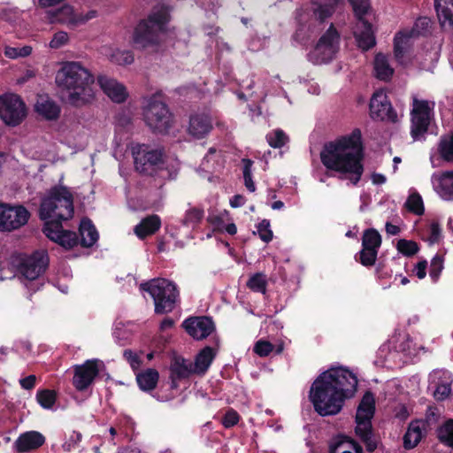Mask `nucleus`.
<instances>
[{
	"mask_svg": "<svg viewBox=\"0 0 453 453\" xmlns=\"http://www.w3.org/2000/svg\"><path fill=\"white\" fill-rule=\"evenodd\" d=\"M357 386V377L348 369L332 368L313 382L310 399L320 416L339 413L345 399L354 395Z\"/></svg>",
	"mask_w": 453,
	"mask_h": 453,
	"instance_id": "obj_1",
	"label": "nucleus"
},
{
	"mask_svg": "<svg viewBox=\"0 0 453 453\" xmlns=\"http://www.w3.org/2000/svg\"><path fill=\"white\" fill-rule=\"evenodd\" d=\"M361 132L355 129L349 135L342 136L324 145L320 159L326 169L340 173V179L349 180L357 185L364 172L362 165Z\"/></svg>",
	"mask_w": 453,
	"mask_h": 453,
	"instance_id": "obj_2",
	"label": "nucleus"
},
{
	"mask_svg": "<svg viewBox=\"0 0 453 453\" xmlns=\"http://www.w3.org/2000/svg\"><path fill=\"white\" fill-rule=\"evenodd\" d=\"M95 77L81 62H65L56 75L58 87L65 90L67 101L75 107L91 104L95 99Z\"/></svg>",
	"mask_w": 453,
	"mask_h": 453,
	"instance_id": "obj_3",
	"label": "nucleus"
},
{
	"mask_svg": "<svg viewBox=\"0 0 453 453\" xmlns=\"http://www.w3.org/2000/svg\"><path fill=\"white\" fill-rule=\"evenodd\" d=\"M170 20L169 9L164 4L155 6L148 18L135 27L132 43L139 50L154 49L160 43V35Z\"/></svg>",
	"mask_w": 453,
	"mask_h": 453,
	"instance_id": "obj_4",
	"label": "nucleus"
},
{
	"mask_svg": "<svg viewBox=\"0 0 453 453\" xmlns=\"http://www.w3.org/2000/svg\"><path fill=\"white\" fill-rule=\"evenodd\" d=\"M73 215V197L69 189L64 186L52 188L42 199L40 217L53 222L67 220Z\"/></svg>",
	"mask_w": 453,
	"mask_h": 453,
	"instance_id": "obj_5",
	"label": "nucleus"
},
{
	"mask_svg": "<svg viewBox=\"0 0 453 453\" xmlns=\"http://www.w3.org/2000/svg\"><path fill=\"white\" fill-rule=\"evenodd\" d=\"M140 288L151 296L155 311L159 314L172 311L179 298L177 286L165 279H154L142 283Z\"/></svg>",
	"mask_w": 453,
	"mask_h": 453,
	"instance_id": "obj_6",
	"label": "nucleus"
},
{
	"mask_svg": "<svg viewBox=\"0 0 453 453\" xmlns=\"http://www.w3.org/2000/svg\"><path fill=\"white\" fill-rule=\"evenodd\" d=\"M375 410V399L371 392H366L357 411L356 415V434L366 444L369 451L376 449V444L372 439L371 419Z\"/></svg>",
	"mask_w": 453,
	"mask_h": 453,
	"instance_id": "obj_7",
	"label": "nucleus"
},
{
	"mask_svg": "<svg viewBox=\"0 0 453 453\" xmlns=\"http://www.w3.org/2000/svg\"><path fill=\"white\" fill-rule=\"evenodd\" d=\"M143 115L146 124L154 132L165 133L173 125V114L167 105L157 97L149 99Z\"/></svg>",
	"mask_w": 453,
	"mask_h": 453,
	"instance_id": "obj_8",
	"label": "nucleus"
},
{
	"mask_svg": "<svg viewBox=\"0 0 453 453\" xmlns=\"http://www.w3.org/2000/svg\"><path fill=\"white\" fill-rule=\"evenodd\" d=\"M134 167L140 173L153 175L162 168L164 164L163 151L152 149L146 144H138L132 149Z\"/></svg>",
	"mask_w": 453,
	"mask_h": 453,
	"instance_id": "obj_9",
	"label": "nucleus"
},
{
	"mask_svg": "<svg viewBox=\"0 0 453 453\" xmlns=\"http://www.w3.org/2000/svg\"><path fill=\"white\" fill-rule=\"evenodd\" d=\"M434 102L418 99L417 96H412L411 116V135L414 139L424 134L430 125L434 117Z\"/></svg>",
	"mask_w": 453,
	"mask_h": 453,
	"instance_id": "obj_10",
	"label": "nucleus"
},
{
	"mask_svg": "<svg viewBox=\"0 0 453 453\" xmlns=\"http://www.w3.org/2000/svg\"><path fill=\"white\" fill-rule=\"evenodd\" d=\"M340 34L331 23L327 30L319 38L310 58L315 64L332 60L339 50Z\"/></svg>",
	"mask_w": 453,
	"mask_h": 453,
	"instance_id": "obj_11",
	"label": "nucleus"
},
{
	"mask_svg": "<svg viewBox=\"0 0 453 453\" xmlns=\"http://www.w3.org/2000/svg\"><path fill=\"white\" fill-rule=\"evenodd\" d=\"M26 116V105L19 96L7 94L0 96V118L5 124L17 126Z\"/></svg>",
	"mask_w": 453,
	"mask_h": 453,
	"instance_id": "obj_12",
	"label": "nucleus"
},
{
	"mask_svg": "<svg viewBox=\"0 0 453 453\" xmlns=\"http://www.w3.org/2000/svg\"><path fill=\"white\" fill-rule=\"evenodd\" d=\"M29 217L28 211L21 205L0 203V231L11 232L19 229L27 224Z\"/></svg>",
	"mask_w": 453,
	"mask_h": 453,
	"instance_id": "obj_13",
	"label": "nucleus"
},
{
	"mask_svg": "<svg viewBox=\"0 0 453 453\" xmlns=\"http://www.w3.org/2000/svg\"><path fill=\"white\" fill-rule=\"evenodd\" d=\"M49 264L47 251L36 250L31 256L25 257L19 266V272L24 280L33 281L45 271Z\"/></svg>",
	"mask_w": 453,
	"mask_h": 453,
	"instance_id": "obj_14",
	"label": "nucleus"
},
{
	"mask_svg": "<svg viewBox=\"0 0 453 453\" xmlns=\"http://www.w3.org/2000/svg\"><path fill=\"white\" fill-rule=\"evenodd\" d=\"M62 132L69 146L80 150L87 146L88 131L80 119L68 118Z\"/></svg>",
	"mask_w": 453,
	"mask_h": 453,
	"instance_id": "obj_15",
	"label": "nucleus"
},
{
	"mask_svg": "<svg viewBox=\"0 0 453 453\" xmlns=\"http://www.w3.org/2000/svg\"><path fill=\"white\" fill-rule=\"evenodd\" d=\"M370 115L373 119L388 120L395 122L397 114L394 111L387 94L379 90L376 91L370 101Z\"/></svg>",
	"mask_w": 453,
	"mask_h": 453,
	"instance_id": "obj_16",
	"label": "nucleus"
},
{
	"mask_svg": "<svg viewBox=\"0 0 453 453\" xmlns=\"http://www.w3.org/2000/svg\"><path fill=\"white\" fill-rule=\"evenodd\" d=\"M182 326L196 340H203L215 331L213 320L206 316L188 318L183 321Z\"/></svg>",
	"mask_w": 453,
	"mask_h": 453,
	"instance_id": "obj_17",
	"label": "nucleus"
},
{
	"mask_svg": "<svg viewBox=\"0 0 453 453\" xmlns=\"http://www.w3.org/2000/svg\"><path fill=\"white\" fill-rule=\"evenodd\" d=\"M99 372L98 360H87L83 365L74 366L73 383L76 389H86Z\"/></svg>",
	"mask_w": 453,
	"mask_h": 453,
	"instance_id": "obj_18",
	"label": "nucleus"
},
{
	"mask_svg": "<svg viewBox=\"0 0 453 453\" xmlns=\"http://www.w3.org/2000/svg\"><path fill=\"white\" fill-rule=\"evenodd\" d=\"M434 191L444 201H453V170L434 173L431 176Z\"/></svg>",
	"mask_w": 453,
	"mask_h": 453,
	"instance_id": "obj_19",
	"label": "nucleus"
},
{
	"mask_svg": "<svg viewBox=\"0 0 453 453\" xmlns=\"http://www.w3.org/2000/svg\"><path fill=\"white\" fill-rule=\"evenodd\" d=\"M43 232L48 238L59 243L65 249H71L78 243L76 234L64 230L60 222L48 221L45 224Z\"/></svg>",
	"mask_w": 453,
	"mask_h": 453,
	"instance_id": "obj_20",
	"label": "nucleus"
},
{
	"mask_svg": "<svg viewBox=\"0 0 453 453\" xmlns=\"http://www.w3.org/2000/svg\"><path fill=\"white\" fill-rule=\"evenodd\" d=\"M431 384H434V397L437 401H443L451 394L453 375L447 370H436L430 375Z\"/></svg>",
	"mask_w": 453,
	"mask_h": 453,
	"instance_id": "obj_21",
	"label": "nucleus"
},
{
	"mask_svg": "<svg viewBox=\"0 0 453 453\" xmlns=\"http://www.w3.org/2000/svg\"><path fill=\"white\" fill-rule=\"evenodd\" d=\"M342 0H311V20L323 24L342 4Z\"/></svg>",
	"mask_w": 453,
	"mask_h": 453,
	"instance_id": "obj_22",
	"label": "nucleus"
},
{
	"mask_svg": "<svg viewBox=\"0 0 453 453\" xmlns=\"http://www.w3.org/2000/svg\"><path fill=\"white\" fill-rule=\"evenodd\" d=\"M97 82L102 90L115 103H122L127 97L126 88L115 79L106 75H99Z\"/></svg>",
	"mask_w": 453,
	"mask_h": 453,
	"instance_id": "obj_23",
	"label": "nucleus"
},
{
	"mask_svg": "<svg viewBox=\"0 0 453 453\" xmlns=\"http://www.w3.org/2000/svg\"><path fill=\"white\" fill-rule=\"evenodd\" d=\"M45 442V437L37 431H28L21 434L14 442V448L19 453H27L39 449Z\"/></svg>",
	"mask_w": 453,
	"mask_h": 453,
	"instance_id": "obj_24",
	"label": "nucleus"
},
{
	"mask_svg": "<svg viewBox=\"0 0 453 453\" xmlns=\"http://www.w3.org/2000/svg\"><path fill=\"white\" fill-rule=\"evenodd\" d=\"M212 129V121L206 113H196L190 116L188 133L196 139H202Z\"/></svg>",
	"mask_w": 453,
	"mask_h": 453,
	"instance_id": "obj_25",
	"label": "nucleus"
},
{
	"mask_svg": "<svg viewBox=\"0 0 453 453\" xmlns=\"http://www.w3.org/2000/svg\"><path fill=\"white\" fill-rule=\"evenodd\" d=\"M354 35L358 47L363 50H368L375 45V37L372 25L365 19L357 22Z\"/></svg>",
	"mask_w": 453,
	"mask_h": 453,
	"instance_id": "obj_26",
	"label": "nucleus"
},
{
	"mask_svg": "<svg viewBox=\"0 0 453 453\" xmlns=\"http://www.w3.org/2000/svg\"><path fill=\"white\" fill-rule=\"evenodd\" d=\"M434 7L441 26L443 28L453 27V0H434Z\"/></svg>",
	"mask_w": 453,
	"mask_h": 453,
	"instance_id": "obj_27",
	"label": "nucleus"
},
{
	"mask_svg": "<svg viewBox=\"0 0 453 453\" xmlns=\"http://www.w3.org/2000/svg\"><path fill=\"white\" fill-rule=\"evenodd\" d=\"M160 218L157 215H150L144 218L135 226L134 233L140 239H143L156 233L160 228Z\"/></svg>",
	"mask_w": 453,
	"mask_h": 453,
	"instance_id": "obj_28",
	"label": "nucleus"
},
{
	"mask_svg": "<svg viewBox=\"0 0 453 453\" xmlns=\"http://www.w3.org/2000/svg\"><path fill=\"white\" fill-rule=\"evenodd\" d=\"M215 351L211 347L203 348L196 356L195 363L193 365L194 373L203 374L215 357Z\"/></svg>",
	"mask_w": 453,
	"mask_h": 453,
	"instance_id": "obj_29",
	"label": "nucleus"
},
{
	"mask_svg": "<svg viewBox=\"0 0 453 453\" xmlns=\"http://www.w3.org/2000/svg\"><path fill=\"white\" fill-rule=\"evenodd\" d=\"M194 373L193 364L180 357H174L171 365V376L173 380L184 379Z\"/></svg>",
	"mask_w": 453,
	"mask_h": 453,
	"instance_id": "obj_30",
	"label": "nucleus"
},
{
	"mask_svg": "<svg viewBox=\"0 0 453 453\" xmlns=\"http://www.w3.org/2000/svg\"><path fill=\"white\" fill-rule=\"evenodd\" d=\"M81 242L84 247H91L98 239V233L91 220L84 219L80 225Z\"/></svg>",
	"mask_w": 453,
	"mask_h": 453,
	"instance_id": "obj_31",
	"label": "nucleus"
},
{
	"mask_svg": "<svg viewBox=\"0 0 453 453\" xmlns=\"http://www.w3.org/2000/svg\"><path fill=\"white\" fill-rule=\"evenodd\" d=\"M159 374L157 370L149 368L136 374L139 388L143 391L154 389L157 384Z\"/></svg>",
	"mask_w": 453,
	"mask_h": 453,
	"instance_id": "obj_32",
	"label": "nucleus"
},
{
	"mask_svg": "<svg viewBox=\"0 0 453 453\" xmlns=\"http://www.w3.org/2000/svg\"><path fill=\"white\" fill-rule=\"evenodd\" d=\"M374 72L376 77L381 81H386L392 77L394 69L390 66L387 56L381 53H379L375 56Z\"/></svg>",
	"mask_w": 453,
	"mask_h": 453,
	"instance_id": "obj_33",
	"label": "nucleus"
},
{
	"mask_svg": "<svg viewBox=\"0 0 453 453\" xmlns=\"http://www.w3.org/2000/svg\"><path fill=\"white\" fill-rule=\"evenodd\" d=\"M35 109L40 115L50 120L58 119L60 113L58 105L43 97L38 99Z\"/></svg>",
	"mask_w": 453,
	"mask_h": 453,
	"instance_id": "obj_34",
	"label": "nucleus"
},
{
	"mask_svg": "<svg viewBox=\"0 0 453 453\" xmlns=\"http://www.w3.org/2000/svg\"><path fill=\"white\" fill-rule=\"evenodd\" d=\"M422 438V431L419 422L411 423L407 432L403 436V445L405 449H413L418 445Z\"/></svg>",
	"mask_w": 453,
	"mask_h": 453,
	"instance_id": "obj_35",
	"label": "nucleus"
},
{
	"mask_svg": "<svg viewBox=\"0 0 453 453\" xmlns=\"http://www.w3.org/2000/svg\"><path fill=\"white\" fill-rule=\"evenodd\" d=\"M331 453H362V447L353 441L338 440L330 446Z\"/></svg>",
	"mask_w": 453,
	"mask_h": 453,
	"instance_id": "obj_36",
	"label": "nucleus"
},
{
	"mask_svg": "<svg viewBox=\"0 0 453 453\" xmlns=\"http://www.w3.org/2000/svg\"><path fill=\"white\" fill-rule=\"evenodd\" d=\"M438 152L444 161L453 163V134L441 137Z\"/></svg>",
	"mask_w": 453,
	"mask_h": 453,
	"instance_id": "obj_37",
	"label": "nucleus"
},
{
	"mask_svg": "<svg viewBox=\"0 0 453 453\" xmlns=\"http://www.w3.org/2000/svg\"><path fill=\"white\" fill-rule=\"evenodd\" d=\"M381 245V236L379 232L373 228L367 229L362 236V248L379 250Z\"/></svg>",
	"mask_w": 453,
	"mask_h": 453,
	"instance_id": "obj_38",
	"label": "nucleus"
},
{
	"mask_svg": "<svg viewBox=\"0 0 453 453\" xmlns=\"http://www.w3.org/2000/svg\"><path fill=\"white\" fill-rule=\"evenodd\" d=\"M56 14L60 22L73 26L77 25L78 13L75 12L71 5H63L57 11Z\"/></svg>",
	"mask_w": 453,
	"mask_h": 453,
	"instance_id": "obj_39",
	"label": "nucleus"
},
{
	"mask_svg": "<svg viewBox=\"0 0 453 453\" xmlns=\"http://www.w3.org/2000/svg\"><path fill=\"white\" fill-rule=\"evenodd\" d=\"M109 59L114 64L126 65L132 64L134 58L131 50L116 49L109 55Z\"/></svg>",
	"mask_w": 453,
	"mask_h": 453,
	"instance_id": "obj_40",
	"label": "nucleus"
},
{
	"mask_svg": "<svg viewBox=\"0 0 453 453\" xmlns=\"http://www.w3.org/2000/svg\"><path fill=\"white\" fill-rule=\"evenodd\" d=\"M288 136L281 129H274L266 134L268 144L276 149L283 147L288 142Z\"/></svg>",
	"mask_w": 453,
	"mask_h": 453,
	"instance_id": "obj_41",
	"label": "nucleus"
},
{
	"mask_svg": "<svg viewBox=\"0 0 453 453\" xmlns=\"http://www.w3.org/2000/svg\"><path fill=\"white\" fill-rule=\"evenodd\" d=\"M267 286L266 275L262 273H257L250 276L247 282V287L255 292L265 293Z\"/></svg>",
	"mask_w": 453,
	"mask_h": 453,
	"instance_id": "obj_42",
	"label": "nucleus"
},
{
	"mask_svg": "<svg viewBox=\"0 0 453 453\" xmlns=\"http://www.w3.org/2000/svg\"><path fill=\"white\" fill-rule=\"evenodd\" d=\"M438 438L445 445L453 447V419L446 421L438 429Z\"/></svg>",
	"mask_w": 453,
	"mask_h": 453,
	"instance_id": "obj_43",
	"label": "nucleus"
},
{
	"mask_svg": "<svg viewBox=\"0 0 453 453\" xmlns=\"http://www.w3.org/2000/svg\"><path fill=\"white\" fill-rule=\"evenodd\" d=\"M405 207L416 215H422L424 213V203L421 196L416 192L411 194L405 202Z\"/></svg>",
	"mask_w": 453,
	"mask_h": 453,
	"instance_id": "obj_44",
	"label": "nucleus"
},
{
	"mask_svg": "<svg viewBox=\"0 0 453 453\" xmlns=\"http://www.w3.org/2000/svg\"><path fill=\"white\" fill-rule=\"evenodd\" d=\"M204 215L203 209L199 207H191L186 211L182 219L185 226H196L201 222Z\"/></svg>",
	"mask_w": 453,
	"mask_h": 453,
	"instance_id": "obj_45",
	"label": "nucleus"
},
{
	"mask_svg": "<svg viewBox=\"0 0 453 453\" xmlns=\"http://www.w3.org/2000/svg\"><path fill=\"white\" fill-rule=\"evenodd\" d=\"M36 399L44 409H50L56 402V393L50 389L40 390L36 394Z\"/></svg>",
	"mask_w": 453,
	"mask_h": 453,
	"instance_id": "obj_46",
	"label": "nucleus"
},
{
	"mask_svg": "<svg viewBox=\"0 0 453 453\" xmlns=\"http://www.w3.org/2000/svg\"><path fill=\"white\" fill-rule=\"evenodd\" d=\"M411 34L409 32H399L395 37V55L396 58H400L403 56L405 45L408 40L411 38Z\"/></svg>",
	"mask_w": 453,
	"mask_h": 453,
	"instance_id": "obj_47",
	"label": "nucleus"
},
{
	"mask_svg": "<svg viewBox=\"0 0 453 453\" xmlns=\"http://www.w3.org/2000/svg\"><path fill=\"white\" fill-rule=\"evenodd\" d=\"M396 249L400 253L407 257L413 256L418 251L417 242L405 239H400L397 242Z\"/></svg>",
	"mask_w": 453,
	"mask_h": 453,
	"instance_id": "obj_48",
	"label": "nucleus"
},
{
	"mask_svg": "<svg viewBox=\"0 0 453 453\" xmlns=\"http://www.w3.org/2000/svg\"><path fill=\"white\" fill-rule=\"evenodd\" d=\"M353 12L357 18V21L365 19L364 16L370 11V2L368 0H349Z\"/></svg>",
	"mask_w": 453,
	"mask_h": 453,
	"instance_id": "obj_49",
	"label": "nucleus"
},
{
	"mask_svg": "<svg viewBox=\"0 0 453 453\" xmlns=\"http://www.w3.org/2000/svg\"><path fill=\"white\" fill-rule=\"evenodd\" d=\"M242 162L243 164V179L245 187L249 191L254 192L256 190V186L251 175V167L253 162L248 158H243Z\"/></svg>",
	"mask_w": 453,
	"mask_h": 453,
	"instance_id": "obj_50",
	"label": "nucleus"
},
{
	"mask_svg": "<svg viewBox=\"0 0 453 453\" xmlns=\"http://www.w3.org/2000/svg\"><path fill=\"white\" fill-rule=\"evenodd\" d=\"M377 255V250L362 248L358 253L359 257L357 258V260H358L364 266H372L376 262Z\"/></svg>",
	"mask_w": 453,
	"mask_h": 453,
	"instance_id": "obj_51",
	"label": "nucleus"
},
{
	"mask_svg": "<svg viewBox=\"0 0 453 453\" xmlns=\"http://www.w3.org/2000/svg\"><path fill=\"white\" fill-rule=\"evenodd\" d=\"M443 269V259L436 255L431 261L429 274L434 280H437Z\"/></svg>",
	"mask_w": 453,
	"mask_h": 453,
	"instance_id": "obj_52",
	"label": "nucleus"
},
{
	"mask_svg": "<svg viewBox=\"0 0 453 453\" xmlns=\"http://www.w3.org/2000/svg\"><path fill=\"white\" fill-rule=\"evenodd\" d=\"M273 349L274 346L265 340L257 341L253 348L254 352L259 357H267Z\"/></svg>",
	"mask_w": 453,
	"mask_h": 453,
	"instance_id": "obj_53",
	"label": "nucleus"
},
{
	"mask_svg": "<svg viewBox=\"0 0 453 453\" xmlns=\"http://www.w3.org/2000/svg\"><path fill=\"white\" fill-rule=\"evenodd\" d=\"M30 47L15 48L7 46L4 49V55L10 58H17L19 57H27L31 53Z\"/></svg>",
	"mask_w": 453,
	"mask_h": 453,
	"instance_id": "obj_54",
	"label": "nucleus"
},
{
	"mask_svg": "<svg viewBox=\"0 0 453 453\" xmlns=\"http://www.w3.org/2000/svg\"><path fill=\"white\" fill-rule=\"evenodd\" d=\"M257 232L259 237L265 242H269L273 239V232L270 229V223L268 220H262L257 226Z\"/></svg>",
	"mask_w": 453,
	"mask_h": 453,
	"instance_id": "obj_55",
	"label": "nucleus"
},
{
	"mask_svg": "<svg viewBox=\"0 0 453 453\" xmlns=\"http://www.w3.org/2000/svg\"><path fill=\"white\" fill-rule=\"evenodd\" d=\"M69 41V35L66 32L58 31L54 34L51 41L50 42V47L52 49H58L65 45Z\"/></svg>",
	"mask_w": 453,
	"mask_h": 453,
	"instance_id": "obj_56",
	"label": "nucleus"
},
{
	"mask_svg": "<svg viewBox=\"0 0 453 453\" xmlns=\"http://www.w3.org/2000/svg\"><path fill=\"white\" fill-rule=\"evenodd\" d=\"M239 414L235 411L230 410L225 414L222 424L226 428H229L236 425L239 421Z\"/></svg>",
	"mask_w": 453,
	"mask_h": 453,
	"instance_id": "obj_57",
	"label": "nucleus"
},
{
	"mask_svg": "<svg viewBox=\"0 0 453 453\" xmlns=\"http://www.w3.org/2000/svg\"><path fill=\"white\" fill-rule=\"evenodd\" d=\"M123 356L134 370H137L140 367L141 360L134 352L130 349H126L124 350Z\"/></svg>",
	"mask_w": 453,
	"mask_h": 453,
	"instance_id": "obj_58",
	"label": "nucleus"
},
{
	"mask_svg": "<svg viewBox=\"0 0 453 453\" xmlns=\"http://www.w3.org/2000/svg\"><path fill=\"white\" fill-rule=\"evenodd\" d=\"M430 19L427 18H419L417 19L413 31L417 32L418 34H420L422 31L427 30V28L430 27Z\"/></svg>",
	"mask_w": 453,
	"mask_h": 453,
	"instance_id": "obj_59",
	"label": "nucleus"
},
{
	"mask_svg": "<svg viewBox=\"0 0 453 453\" xmlns=\"http://www.w3.org/2000/svg\"><path fill=\"white\" fill-rule=\"evenodd\" d=\"M35 381H36L35 375H29V376L26 377V378L20 379L19 380V384H20L22 388L27 389V390H30V389L35 388Z\"/></svg>",
	"mask_w": 453,
	"mask_h": 453,
	"instance_id": "obj_60",
	"label": "nucleus"
},
{
	"mask_svg": "<svg viewBox=\"0 0 453 453\" xmlns=\"http://www.w3.org/2000/svg\"><path fill=\"white\" fill-rule=\"evenodd\" d=\"M427 262L426 260L420 261L417 264L414 272L418 279H424L426 274Z\"/></svg>",
	"mask_w": 453,
	"mask_h": 453,
	"instance_id": "obj_61",
	"label": "nucleus"
},
{
	"mask_svg": "<svg viewBox=\"0 0 453 453\" xmlns=\"http://www.w3.org/2000/svg\"><path fill=\"white\" fill-rule=\"evenodd\" d=\"M96 16V11H89L86 14L78 13L77 25L86 23L89 19H94Z\"/></svg>",
	"mask_w": 453,
	"mask_h": 453,
	"instance_id": "obj_62",
	"label": "nucleus"
},
{
	"mask_svg": "<svg viewBox=\"0 0 453 453\" xmlns=\"http://www.w3.org/2000/svg\"><path fill=\"white\" fill-rule=\"evenodd\" d=\"M441 233V228L439 224L432 223L430 226V234H431V242H434L438 240Z\"/></svg>",
	"mask_w": 453,
	"mask_h": 453,
	"instance_id": "obj_63",
	"label": "nucleus"
},
{
	"mask_svg": "<svg viewBox=\"0 0 453 453\" xmlns=\"http://www.w3.org/2000/svg\"><path fill=\"white\" fill-rule=\"evenodd\" d=\"M245 203V198L241 195L234 196L230 200V205L233 208H238Z\"/></svg>",
	"mask_w": 453,
	"mask_h": 453,
	"instance_id": "obj_64",
	"label": "nucleus"
}]
</instances>
